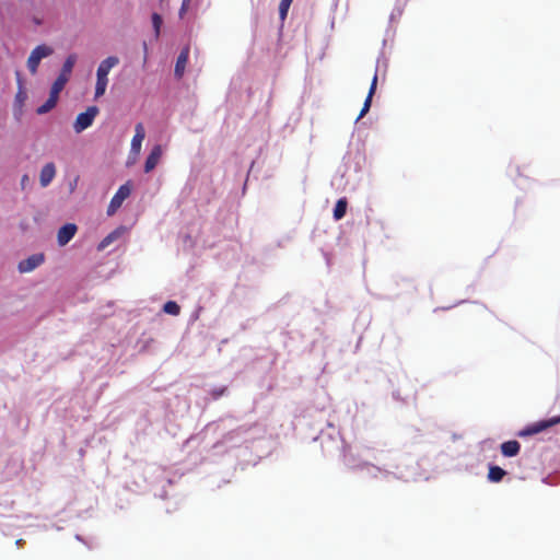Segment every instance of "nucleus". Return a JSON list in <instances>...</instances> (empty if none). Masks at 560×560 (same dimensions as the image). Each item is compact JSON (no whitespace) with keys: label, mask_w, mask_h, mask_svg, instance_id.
Instances as JSON below:
<instances>
[{"label":"nucleus","mask_w":560,"mask_h":560,"mask_svg":"<svg viewBox=\"0 0 560 560\" xmlns=\"http://www.w3.org/2000/svg\"><path fill=\"white\" fill-rule=\"evenodd\" d=\"M105 93V60L97 68L96 95Z\"/></svg>","instance_id":"obj_13"},{"label":"nucleus","mask_w":560,"mask_h":560,"mask_svg":"<svg viewBox=\"0 0 560 560\" xmlns=\"http://www.w3.org/2000/svg\"><path fill=\"white\" fill-rule=\"evenodd\" d=\"M152 25H153V28H154L155 37H159L160 30H161V26H162V18H161L160 14H158V13H153L152 14Z\"/></svg>","instance_id":"obj_22"},{"label":"nucleus","mask_w":560,"mask_h":560,"mask_svg":"<svg viewBox=\"0 0 560 560\" xmlns=\"http://www.w3.org/2000/svg\"><path fill=\"white\" fill-rule=\"evenodd\" d=\"M292 0H281L279 4V16L281 21H284L288 15V11L290 5L292 4Z\"/></svg>","instance_id":"obj_20"},{"label":"nucleus","mask_w":560,"mask_h":560,"mask_svg":"<svg viewBox=\"0 0 560 560\" xmlns=\"http://www.w3.org/2000/svg\"><path fill=\"white\" fill-rule=\"evenodd\" d=\"M19 84H21V80L19 79ZM16 101L20 102V103H23L24 100L26 98V94L25 92L22 90V85H20V90L19 92L16 93V96H15Z\"/></svg>","instance_id":"obj_23"},{"label":"nucleus","mask_w":560,"mask_h":560,"mask_svg":"<svg viewBox=\"0 0 560 560\" xmlns=\"http://www.w3.org/2000/svg\"><path fill=\"white\" fill-rule=\"evenodd\" d=\"M186 2H190L191 0H185Z\"/></svg>","instance_id":"obj_28"},{"label":"nucleus","mask_w":560,"mask_h":560,"mask_svg":"<svg viewBox=\"0 0 560 560\" xmlns=\"http://www.w3.org/2000/svg\"><path fill=\"white\" fill-rule=\"evenodd\" d=\"M44 262L43 254H34L19 262L20 272H30Z\"/></svg>","instance_id":"obj_6"},{"label":"nucleus","mask_w":560,"mask_h":560,"mask_svg":"<svg viewBox=\"0 0 560 560\" xmlns=\"http://www.w3.org/2000/svg\"><path fill=\"white\" fill-rule=\"evenodd\" d=\"M67 82H68V77L65 74H59L58 78L52 83L49 94L59 98V94L63 90Z\"/></svg>","instance_id":"obj_14"},{"label":"nucleus","mask_w":560,"mask_h":560,"mask_svg":"<svg viewBox=\"0 0 560 560\" xmlns=\"http://www.w3.org/2000/svg\"><path fill=\"white\" fill-rule=\"evenodd\" d=\"M145 138V130L141 122H138L135 127V136L131 140V151L135 154H139L141 151L142 141Z\"/></svg>","instance_id":"obj_7"},{"label":"nucleus","mask_w":560,"mask_h":560,"mask_svg":"<svg viewBox=\"0 0 560 560\" xmlns=\"http://www.w3.org/2000/svg\"><path fill=\"white\" fill-rule=\"evenodd\" d=\"M520 450H521V444L515 440L506 441L501 444V453L505 457L516 456L520 453Z\"/></svg>","instance_id":"obj_12"},{"label":"nucleus","mask_w":560,"mask_h":560,"mask_svg":"<svg viewBox=\"0 0 560 560\" xmlns=\"http://www.w3.org/2000/svg\"><path fill=\"white\" fill-rule=\"evenodd\" d=\"M347 206H348L347 198L343 197V198H340L337 200L335 209H334V219L336 221L341 220L346 215Z\"/></svg>","instance_id":"obj_15"},{"label":"nucleus","mask_w":560,"mask_h":560,"mask_svg":"<svg viewBox=\"0 0 560 560\" xmlns=\"http://www.w3.org/2000/svg\"><path fill=\"white\" fill-rule=\"evenodd\" d=\"M118 63V58L107 57V72Z\"/></svg>","instance_id":"obj_25"},{"label":"nucleus","mask_w":560,"mask_h":560,"mask_svg":"<svg viewBox=\"0 0 560 560\" xmlns=\"http://www.w3.org/2000/svg\"><path fill=\"white\" fill-rule=\"evenodd\" d=\"M56 175V166L54 163H47L43 166L39 174V183L42 187H47Z\"/></svg>","instance_id":"obj_9"},{"label":"nucleus","mask_w":560,"mask_h":560,"mask_svg":"<svg viewBox=\"0 0 560 560\" xmlns=\"http://www.w3.org/2000/svg\"><path fill=\"white\" fill-rule=\"evenodd\" d=\"M58 100L59 98L49 94L48 100L43 105L37 107L36 113L38 115H44V114L50 112L57 105Z\"/></svg>","instance_id":"obj_17"},{"label":"nucleus","mask_w":560,"mask_h":560,"mask_svg":"<svg viewBox=\"0 0 560 560\" xmlns=\"http://www.w3.org/2000/svg\"><path fill=\"white\" fill-rule=\"evenodd\" d=\"M163 311L166 313V314H170V315H178L180 313V307L179 305L174 302V301H168L164 304L163 306Z\"/></svg>","instance_id":"obj_19"},{"label":"nucleus","mask_w":560,"mask_h":560,"mask_svg":"<svg viewBox=\"0 0 560 560\" xmlns=\"http://www.w3.org/2000/svg\"><path fill=\"white\" fill-rule=\"evenodd\" d=\"M505 470L499 466H490L488 479L492 482H500L505 476Z\"/></svg>","instance_id":"obj_16"},{"label":"nucleus","mask_w":560,"mask_h":560,"mask_svg":"<svg viewBox=\"0 0 560 560\" xmlns=\"http://www.w3.org/2000/svg\"><path fill=\"white\" fill-rule=\"evenodd\" d=\"M104 247H105V240H104V241H102V242L98 244L97 248H98V249H103Z\"/></svg>","instance_id":"obj_26"},{"label":"nucleus","mask_w":560,"mask_h":560,"mask_svg":"<svg viewBox=\"0 0 560 560\" xmlns=\"http://www.w3.org/2000/svg\"><path fill=\"white\" fill-rule=\"evenodd\" d=\"M560 423V416L552 417L547 420H541L538 422H535L528 427H526L523 431H521V436H527V435H534L537 433H540L556 424Z\"/></svg>","instance_id":"obj_4"},{"label":"nucleus","mask_w":560,"mask_h":560,"mask_svg":"<svg viewBox=\"0 0 560 560\" xmlns=\"http://www.w3.org/2000/svg\"><path fill=\"white\" fill-rule=\"evenodd\" d=\"M26 180H27V175H24L23 178H22V182L26 183Z\"/></svg>","instance_id":"obj_27"},{"label":"nucleus","mask_w":560,"mask_h":560,"mask_svg":"<svg viewBox=\"0 0 560 560\" xmlns=\"http://www.w3.org/2000/svg\"><path fill=\"white\" fill-rule=\"evenodd\" d=\"M376 84H377V74L375 73L373 79H372V83H371V86H370V90H369V94L364 101V104H363V107L358 116V120L361 119L362 117L365 116V114L370 110V107H371V103H372V97H373V94L375 93V90H376Z\"/></svg>","instance_id":"obj_11"},{"label":"nucleus","mask_w":560,"mask_h":560,"mask_svg":"<svg viewBox=\"0 0 560 560\" xmlns=\"http://www.w3.org/2000/svg\"><path fill=\"white\" fill-rule=\"evenodd\" d=\"M127 233V229L125 226H120L114 232L107 234V245L110 243L117 241L120 236L125 235Z\"/></svg>","instance_id":"obj_21"},{"label":"nucleus","mask_w":560,"mask_h":560,"mask_svg":"<svg viewBox=\"0 0 560 560\" xmlns=\"http://www.w3.org/2000/svg\"><path fill=\"white\" fill-rule=\"evenodd\" d=\"M162 156V149L160 145H154L148 155L144 163V172L150 173L159 164Z\"/></svg>","instance_id":"obj_8"},{"label":"nucleus","mask_w":560,"mask_h":560,"mask_svg":"<svg viewBox=\"0 0 560 560\" xmlns=\"http://www.w3.org/2000/svg\"><path fill=\"white\" fill-rule=\"evenodd\" d=\"M100 109L96 106H90L84 113L79 114L73 122L74 132L81 133L91 127Z\"/></svg>","instance_id":"obj_1"},{"label":"nucleus","mask_w":560,"mask_h":560,"mask_svg":"<svg viewBox=\"0 0 560 560\" xmlns=\"http://www.w3.org/2000/svg\"><path fill=\"white\" fill-rule=\"evenodd\" d=\"M189 58V48L185 47L180 54L177 57L176 65H175V77L180 79L184 75L186 65L188 62Z\"/></svg>","instance_id":"obj_10"},{"label":"nucleus","mask_w":560,"mask_h":560,"mask_svg":"<svg viewBox=\"0 0 560 560\" xmlns=\"http://www.w3.org/2000/svg\"><path fill=\"white\" fill-rule=\"evenodd\" d=\"M77 225L74 223H67L61 226L57 234V241L60 246L68 244L77 233Z\"/></svg>","instance_id":"obj_5"},{"label":"nucleus","mask_w":560,"mask_h":560,"mask_svg":"<svg viewBox=\"0 0 560 560\" xmlns=\"http://www.w3.org/2000/svg\"><path fill=\"white\" fill-rule=\"evenodd\" d=\"M190 2H186L185 0H182V5L179 9V18H183L184 14L188 11Z\"/></svg>","instance_id":"obj_24"},{"label":"nucleus","mask_w":560,"mask_h":560,"mask_svg":"<svg viewBox=\"0 0 560 560\" xmlns=\"http://www.w3.org/2000/svg\"><path fill=\"white\" fill-rule=\"evenodd\" d=\"M52 52V48L47 45H38L35 47L27 59V68L30 72L35 74L37 72L40 60L50 56Z\"/></svg>","instance_id":"obj_2"},{"label":"nucleus","mask_w":560,"mask_h":560,"mask_svg":"<svg viewBox=\"0 0 560 560\" xmlns=\"http://www.w3.org/2000/svg\"><path fill=\"white\" fill-rule=\"evenodd\" d=\"M131 190L132 185L130 182L121 185L109 202L107 214L115 213L121 207L122 202L130 196Z\"/></svg>","instance_id":"obj_3"},{"label":"nucleus","mask_w":560,"mask_h":560,"mask_svg":"<svg viewBox=\"0 0 560 560\" xmlns=\"http://www.w3.org/2000/svg\"><path fill=\"white\" fill-rule=\"evenodd\" d=\"M77 61V57L75 55H70L67 57L66 61L63 62L62 65V68H61V71H60V74H65L68 77V79L70 78V74L73 70V67H74V63Z\"/></svg>","instance_id":"obj_18"}]
</instances>
